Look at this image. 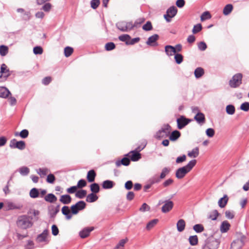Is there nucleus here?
<instances>
[{"instance_id": "nucleus-1", "label": "nucleus", "mask_w": 249, "mask_h": 249, "mask_svg": "<svg viewBox=\"0 0 249 249\" xmlns=\"http://www.w3.org/2000/svg\"><path fill=\"white\" fill-rule=\"evenodd\" d=\"M196 160H193L185 166L179 168L176 170V177L178 179L183 178L196 165Z\"/></svg>"}, {"instance_id": "nucleus-2", "label": "nucleus", "mask_w": 249, "mask_h": 249, "mask_svg": "<svg viewBox=\"0 0 249 249\" xmlns=\"http://www.w3.org/2000/svg\"><path fill=\"white\" fill-rule=\"evenodd\" d=\"M34 217L27 215H22L18 217L17 224L20 229L26 230L31 228L33 225L32 220Z\"/></svg>"}, {"instance_id": "nucleus-3", "label": "nucleus", "mask_w": 249, "mask_h": 249, "mask_svg": "<svg viewBox=\"0 0 249 249\" xmlns=\"http://www.w3.org/2000/svg\"><path fill=\"white\" fill-rule=\"evenodd\" d=\"M171 127L168 124H164L160 129L156 133V137L158 139L166 138L171 133Z\"/></svg>"}, {"instance_id": "nucleus-4", "label": "nucleus", "mask_w": 249, "mask_h": 249, "mask_svg": "<svg viewBox=\"0 0 249 249\" xmlns=\"http://www.w3.org/2000/svg\"><path fill=\"white\" fill-rule=\"evenodd\" d=\"M246 240V236L244 235H241L238 239L231 243L230 249H241L244 245Z\"/></svg>"}, {"instance_id": "nucleus-5", "label": "nucleus", "mask_w": 249, "mask_h": 249, "mask_svg": "<svg viewBox=\"0 0 249 249\" xmlns=\"http://www.w3.org/2000/svg\"><path fill=\"white\" fill-rule=\"evenodd\" d=\"M242 74L238 73L234 75L229 81V85L231 88H236L242 84Z\"/></svg>"}, {"instance_id": "nucleus-6", "label": "nucleus", "mask_w": 249, "mask_h": 249, "mask_svg": "<svg viewBox=\"0 0 249 249\" xmlns=\"http://www.w3.org/2000/svg\"><path fill=\"white\" fill-rule=\"evenodd\" d=\"M117 28L122 32H127L133 28L132 22L121 21L116 23Z\"/></svg>"}, {"instance_id": "nucleus-7", "label": "nucleus", "mask_w": 249, "mask_h": 249, "mask_svg": "<svg viewBox=\"0 0 249 249\" xmlns=\"http://www.w3.org/2000/svg\"><path fill=\"white\" fill-rule=\"evenodd\" d=\"M86 203L84 201H79L75 204L71 206V213L73 214H76L79 211L84 209L86 207Z\"/></svg>"}, {"instance_id": "nucleus-8", "label": "nucleus", "mask_w": 249, "mask_h": 249, "mask_svg": "<svg viewBox=\"0 0 249 249\" xmlns=\"http://www.w3.org/2000/svg\"><path fill=\"white\" fill-rule=\"evenodd\" d=\"M178 9L174 6H172L167 10L166 13L164 15V18L167 22H169L171 20V18L174 17L177 13Z\"/></svg>"}, {"instance_id": "nucleus-9", "label": "nucleus", "mask_w": 249, "mask_h": 249, "mask_svg": "<svg viewBox=\"0 0 249 249\" xmlns=\"http://www.w3.org/2000/svg\"><path fill=\"white\" fill-rule=\"evenodd\" d=\"M220 242L216 239H211L208 240L203 249H217L219 247Z\"/></svg>"}, {"instance_id": "nucleus-10", "label": "nucleus", "mask_w": 249, "mask_h": 249, "mask_svg": "<svg viewBox=\"0 0 249 249\" xmlns=\"http://www.w3.org/2000/svg\"><path fill=\"white\" fill-rule=\"evenodd\" d=\"M9 146L11 148H18L19 150H23L25 148V143L24 141H17L15 139L11 140Z\"/></svg>"}, {"instance_id": "nucleus-11", "label": "nucleus", "mask_w": 249, "mask_h": 249, "mask_svg": "<svg viewBox=\"0 0 249 249\" xmlns=\"http://www.w3.org/2000/svg\"><path fill=\"white\" fill-rule=\"evenodd\" d=\"M177 121L178 128L179 129H181L191 122V120L186 118L183 116H181L177 119Z\"/></svg>"}, {"instance_id": "nucleus-12", "label": "nucleus", "mask_w": 249, "mask_h": 249, "mask_svg": "<svg viewBox=\"0 0 249 249\" xmlns=\"http://www.w3.org/2000/svg\"><path fill=\"white\" fill-rule=\"evenodd\" d=\"M49 233V231L48 230L46 229L37 235L36 240L38 243L45 242L46 243H48L49 240L48 239V235Z\"/></svg>"}, {"instance_id": "nucleus-13", "label": "nucleus", "mask_w": 249, "mask_h": 249, "mask_svg": "<svg viewBox=\"0 0 249 249\" xmlns=\"http://www.w3.org/2000/svg\"><path fill=\"white\" fill-rule=\"evenodd\" d=\"M174 206L173 201L168 200L164 201V205L161 208V211L163 213H167L170 211Z\"/></svg>"}, {"instance_id": "nucleus-14", "label": "nucleus", "mask_w": 249, "mask_h": 249, "mask_svg": "<svg viewBox=\"0 0 249 249\" xmlns=\"http://www.w3.org/2000/svg\"><path fill=\"white\" fill-rule=\"evenodd\" d=\"M159 36L157 34H154V35L149 37L146 43L147 45L150 46H158V43L157 41L158 40Z\"/></svg>"}, {"instance_id": "nucleus-15", "label": "nucleus", "mask_w": 249, "mask_h": 249, "mask_svg": "<svg viewBox=\"0 0 249 249\" xmlns=\"http://www.w3.org/2000/svg\"><path fill=\"white\" fill-rule=\"evenodd\" d=\"M194 119L200 125L204 124L205 122V115L200 112H198L196 113L194 117Z\"/></svg>"}, {"instance_id": "nucleus-16", "label": "nucleus", "mask_w": 249, "mask_h": 249, "mask_svg": "<svg viewBox=\"0 0 249 249\" xmlns=\"http://www.w3.org/2000/svg\"><path fill=\"white\" fill-rule=\"evenodd\" d=\"M94 230V228H85L79 232V235L82 238H85L88 237L90 232Z\"/></svg>"}, {"instance_id": "nucleus-17", "label": "nucleus", "mask_w": 249, "mask_h": 249, "mask_svg": "<svg viewBox=\"0 0 249 249\" xmlns=\"http://www.w3.org/2000/svg\"><path fill=\"white\" fill-rule=\"evenodd\" d=\"M62 213L66 216L67 219H71L72 217V213L68 206H64L62 208Z\"/></svg>"}, {"instance_id": "nucleus-18", "label": "nucleus", "mask_w": 249, "mask_h": 249, "mask_svg": "<svg viewBox=\"0 0 249 249\" xmlns=\"http://www.w3.org/2000/svg\"><path fill=\"white\" fill-rule=\"evenodd\" d=\"M11 94L10 91L4 87H0V97L6 98Z\"/></svg>"}, {"instance_id": "nucleus-19", "label": "nucleus", "mask_w": 249, "mask_h": 249, "mask_svg": "<svg viewBox=\"0 0 249 249\" xmlns=\"http://www.w3.org/2000/svg\"><path fill=\"white\" fill-rule=\"evenodd\" d=\"M165 52L168 56H172L176 54V49L171 45H167L165 47Z\"/></svg>"}, {"instance_id": "nucleus-20", "label": "nucleus", "mask_w": 249, "mask_h": 249, "mask_svg": "<svg viewBox=\"0 0 249 249\" xmlns=\"http://www.w3.org/2000/svg\"><path fill=\"white\" fill-rule=\"evenodd\" d=\"M229 198L227 195H225L223 197L221 198L218 201V206L221 208H224L227 205Z\"/></svg>"}, {"instance_id": "nucleus-21", "label": "nucleus", "mask_w": 249, "mask_h": 249, "mask_svg": "<svg viewBox=\"0 0 249 249\" xmlns=\"http://www.w3.org/2000/svg\"><path fill=\"white\" fill-rule=\"evenodd\" d=\"M130 162V160L126 157L123 158L121 160H117L115 164L117 167H119L121 165L128 166Z\"/></svg>"}, {"instance_id": "nucleus-22", "label": "nucleus", "mask_w": 249, "mask_h": 249, "mask_svg": "<svg viewBox=\"0 0 249 249\" xmlns=\"http://www.w3.org/2000/svg\"><path fill=\"white\" fill-rule=\"evenodd\" d=\"M129 154H131L130 158L131 160L136 161L139 160L141 158V154L136 152L135 150L131 151Z\"/></svg>"}, {"instance_id": "nucleus-23", "label": "nucleus", "mask_w": 249, "mask_h": 249, "mask_svg": "<svg viewBox=\"0 0 249 249\" xmlns=\"http://www.w3.org/2000/svg\"><path fill=\"white\" fill-rule=\"evenodd\" d=\"M115 183L113 181L106 180L102 183V187L105 189H109L113 187Z\"/></svg>"}, {"instance_id": "nucleus-24", "label": "nucleus", "mask_w": 249, "mask_h": 249, "mask_svg": "<svg viewBox=\"0 0 249 249\" xmlns=\"http://www.w3.org/2000/svg\"><path fill=\"white\" fill-rule=\"evenodd\" d=\"M96 173L94 170H89L87 174V178L89 182H92L94 181L96 177Z\"/></svg>"}, {"instance_id": "nucleus-25", "label": "nucleus", "mask_w": 249, "mask_h": 249, "mask_svg": "<svg viewBox=\"0 0 249 249\" xmlns=\"http://www.w3.org/2000/svg\"><path fill=\"white\" fill-rule=\"evenodd\" d=\"M60 201L64 204H68L71 202V198L69 195H65L61 196Z\"/></svg>"}, {"instance_id": "nucleus-26", "label": "nucleus", "mask_w": 249, "mask_h": 249, "mask_svg": "<svg viewBox=\"0 0 249 249\" xmlns=\"http://www.w3.org/2000/svg\"><path fill=\"white\" fill-rule=\"evenodd\" d=\"M230 224L227 221H224L220 226V231L224 233L227 232L230 228Z\"/></svg>"}, {"instance_id": "nucleus-27", "label": "nucleus", "mask_w": 249, "mask_h": 249, "mask_svg": "<svg viewBox=\"0 0 249 249\" xmlns=\"http://www.w3.org/2000/svg\"><path fill=\"white\" fill-rule=\"evenodd\" d=\"M185 227V222L183 219H179L177 223V230L179 232L184 231Z\"/></svg>"}, {"instance_id": "nucleus-28", "label": "nucleus", "mask_w": 249, "mask_h": 249, "mask_svg": "<svg viewBox=\"0 0 249 249\" xmlns=\"http://www.w3.org/2000/svg\"><path fill=\"white\" fill-rule=\"evenodd\" d=\"M98 198L97 196L94 193H91L87 196L86 201L88 202L92 203L96 201Z\"/></svg>"}, {"instance_id": "nucleus-29", "label": "nucleus", "mask_w": 249, "mask_h": 249, "mask_svg": "<svg viewBox=\"0 0 249 249\" xmlns=\"http://www.w3.org/2000/svg\"><path fill=\"white\" fill-rule=\"evenodd\" d=\"M170 134L169 139L172 141H176L180 136V133L178 130H175Z\"/></svg>"}, {"instance_id": "nucleus-30", "label": "nucleus", "mask_w": 249, "mask_h": 249, "mask_svg": "<svg viewBox=\"0 0 249 249\" xmlns=\"http://www.w3.org/2000/svg\"><path fill=\"white\" fill-rule=\"evenodd\" d=\"M45 200L50 203H53L57 200V197L53 194H49L45 196Z\"/></svg>"}, {"instance_id": "nucleus-31", "label": "nucleus", "mask_w": 249, "mask_h": 249, "mask_svg": "<svg viewBox=\"0 0 249 249\" xmlns=\"http://www.w3.org/2000/svg\"><path fill=\"white\" fill-rule=\"evenodd\" d=\"M50 172V170L47 168H39L36 170L37 173L39 175L41 178L45 177Z\"/></svg>"}, {"instance_id": "nucleus-32", "label": "nucleus", "mask_w": 249, "mask_h": 249, "mask_svg": "<svg viewBox=\"0 0 249 249\" xmlns=\"http://www.w3.org/2000/svg\"><path fill=\"white\" fill-rule=\"evenodd\" d=\"M232 9V5L231 4H228L224 7L223 13L225 16H227L231 12Z\"/></svg>"}, {"instance_id": "nucleus-33", "label": "nucleus", "mask_w": 249, "mask_h": 249, "mask_svg": "<svg viewBox=\"0 0 249 249\" xmlns=\"http://www.w3.org/2000/svg\"><path fill=\"white\" fill-rule=\"evenodd\" d=\"M0 71L3 73V75L5 77H7L10 75L9 70L7 69V66L5 64H2L1 65Z\"/></svg>"}, {"instance_id": "nucleus-34", "label": "nucleus", "mask_w": 249, "mask_h": 249, "mask_svg": "<svg viewBox=\"0 0 249 249\" xmlns=\"http://www.w3.org/2000/svg\"><path fill=\"white\" fill-rule=\"evenodd\" d=\"M190 244L191 246H196L197 245L198 239L197 235L190 236L188 239Z\"/></svg>"}, {"instance_id": "nucleus-35", "label": "nucleus", "mask_w": 249, "mask_h": 249, "mask_svg": "<svg viewBox=\"0 0 249 249\" xmlns=\"http://www.w3.org/2000/svg\"><path fill=\"white\" fill-rule=\"evenodd\" d=\"M204 70L201 67L197 68L195 70V72H194L195 77L196 78H199L201 77L204 74Z\"/></svg>"}, {"instance_id": "nucleus-36", "label": "nucleus", "mask_w": 249, "mask_h": 249, "mask_svg": "<svg viewBox=\"0 0 249 249\" xmlns=\"http://www.w3.org/2000/svg\"><path fill=\"white\" fill-rule=\"evenodd\" d=\"M90 191L92 192V193L96 194L98 193L100 191V187L98 184L94 183L90 185Z\"/></svg>"}, {"instance_id": "nucleus-37", "label": "nucleus", "mask_w": 249, "mask_h": 249, "mask_svg": "<svg viewBox=\"0 0 249 249\" xmlns=\"http://www.w3.org/2000/svg\"><path fill=\"white\" fill-rule=\"evenodd\" d=\"M30 196L31 198H36L39 196V192L37 189L34 188L32 189L30 191Z\"/></svg>"}, {"instance_id": "nucleus-38", "label": "nucleus", "mask_w": 249, "mask_h": 249, "mask_svg": "<svg viewBox=\"0 0 249 249\" xmlns=\"http://www.w3.org/2000/svg\"><path fill=\"white\" fill-rule=\"evenodd\" d=\"M158 220L157 219H154L149 221L146 225V229L150 230L153 228L158 223Z\"/></svg>"}, {"instance_id": "nucleus-39", "label": "nucleus", "mask_w": 249, "mask_h": 249, "mask_svg": "<svg viewBox=\"0 0 249 249\" xmlns=\"http://www.w3.org/2000/svg\"><path fill=\"white\" fill-rule=\"evenodd\" d=\"M199 154V149L198 147L193 149L191 152L188 153V156L190 157L196 158Z\"/></svg>"}, {"instance_id": "nucleus-40", "label": "nucleus", "mask_w": 249, "mask_h": 249, "mask_svg": "<svg viewBox=\"0 0 249 249\" xmlns=\"http://www.w3.org/2000/svg\"><path fill=\"white\" fill-rule=\"evenodd\" d=\"M87 195V191L85 190H80L76 192L75 196L78 198H83Z\"/></svg>"}, {"instance_id": "nucleus-41", "label": "nucleus", "mask_w": 249, "mask_h": 249, "mask_svg": "<svg viewBox=\"0 0 249 249\" xmlns=\"http://www.w3.org/2000/svg\"><path fill=\"white\" fill-rule=\"evenodd\" d=\"M193 229L197 233L201 232L204 230L203 225L200 224L195 225L193 226Z\"/></svg>"}, {"instance_id": "nucleus-42", "label": "nucleus", "mask_w": 249, "mask_h": 249, "mask_svg": "<svg viewBox=\"0 0 249 249\" xmlns=\"http://www.w3.org/2000/svg\"><path fill=\"white\" fill-rule=\"evenodd\" d=\"M219 215V213L218 211L216 210L212 211L208 216V218L212 219V220H216L217 217Z\"/></svg>"}, {"instance_id": "nucleus-43", "label": "nucleus", "mask_w": 249, "mask_h": 249, "mask_svg": "<svg viewBox=\"0 0 249 249\" xmlns=\"http://www.w3.org/2000/svg\"><path fill=\"white\" fill-rule=\"evenodd\" d=\"M29 172V169L26 166H22L19 169V172L22 176H27Z\"/></svg>"}, {"instance_id": "nucleus-44", "label": "nucleus", "mask_w": 249, "mask_h": 249, "mask_svg": "<svg viewBox=\"0 0 249 249\" xmlns=\"http://www.w3.org/2000/svg\"><path fill=\"white\" fill-rule=\"evenodd\" d=\"M211 18V15L210 12L208 11L203 12L200 17V19L202 21H205L207 19H210Z\"/></svg>"}, {"instance_id": "nucleus-45", "label": "nucleus", "mask_w": 249, "mask_h": 249, "mask_svg": "<svg viewBox=\"0 0 249 249\" xmlns=\"http://www.w3.org/2000/svg\"><path fill=\"white\" fill-rule=\"evenodd\" d=\"M128 241V239L125 238V239H122L120 241L119 243L116 246L114 249H120L121 248L124 247L125 244Z\"/></svg>"}, {"instance_id": "nucleus-46", "label": "nucleus", "mask_w": 249, "mask_h": 249, "mask_svg": "<svg viewBox=\"0 0 249 249\" xmlns=\"http://www.w3.org/2000/svg\"><path fill=\"white\" fill-rule=\"evenodd\" d=\"M160 177L157 175H156L152 177H151L148 180L149 183H150L152 185L159 182L160 181Z\"/></svg>"}, {"instance_id": "nucleus-47", "label": "nucleus", "mask_w": 249, "mask_h": 249, "mask_svg": "<svg viewBox=\"0 0 249 249\" xmlns=\"http://www.w3.org/2000/svg\"><path fill=\"white\" fill-rule=\"evenodd\" d=\"M226 112L229 115H233L235 112V107L233 105H229L226 107Z\"/></svg>"}, {"instance_id": "nucleus-48", "label": "nucleus", "mask_w": 249, "mask_h": 249, "mask_svg": "<svg viewBox=\"0 0 249 249\" xmlns=\"http://www.w3.org/2000/svg\"><path fill=\"white\" fill-rule=\"evenodd\" d=\"M8 52V48L4 45L0 46V54L1 56H5Z\"/></svg>"}, {"instance_id": "nucleus-49", "label": "nucleus", "mask_w": 249, "mask_h": 249, "mask_svg": "<svg viewBox=\"0 0 249 249\" xmlns=\"http://www.w3.org/2000/svg\"><path fill=\"white\" fill-rule=\"evenodd\" d=\"M170 172V169L167 167H164L162 170L161 173L159 177L160 179L164 178Z\"/></svg>"}, {"instance_id": "nucleus-50", "label": "nucleus", "mask_w": 249, "mask_h": 249, "mask_svg": "<svg viewBox=\"0 0 249 249\" xmlns=\"http://www.w3.org/2000/svg\"><path fill=\"white\" fill-rule=\"evenodd\" d=\"M119 39L120 41L125 42L126 44V41H129L131 39V37L128 35H122L119 36Z\"/></svg>"}, {"instance_id": "nucleus-51", "label": "nucleus", "mask_w": 249, "mask_h": 249, "mask_svg": "<svg viewBox=\"0 0 249 249\" xmlns=\"http://www.w3.org/2000/svg\"><path fill=\"white\" fill-rule=\"evenodd\" d=\"M202 29V27L201 24L200 23L197 24L194 26L192 32L193 34H196L201 31Z\"/></svg>"}, {"instance_id": "nucleus-52", "label": "nucleus", "mask_w": 249, "mask_h": 249, "mask_svg": "<svg viewBox=\"0 0 249 249\" xmlns=\"http://www.w3.org/2000/svg\"><path fill=\"white\" fill-rule=\"evenodd\" d=\"M73 49L70 47H66L64 49V54L66 57L70 56L73 53Z\"/></svg>"}, {"instance_id": "nucleus-53", "label": "nucleus", "mask_w": 249, "mask_h": 249, "mask_svg": "<svg viewBox=\"0 0 249 249\" xmlns=\"http://www.w3.org/2000/svg\"><path fill=\"white\" fill-rule=\"evenodd\" d=\"M28 214H33L34 216V218L36 219V220H37V216L39 214V212L38 210H36L35 209H30L28 212Z\"/></svg>"}, {"instance_id": "nucleus-54", "label": "nucleus", "mask_w": 249, "mask_h": 249, "mask_svg": "<svg viewBox=\"0 0 249 249\" xmlns=\"http://www.w3.org/2000/svg\"><path fill=\"white\" fill-rule=\"evenodd\" d=\"M175 59L176 62L179 64L183 61V56L180 53H176L175 55Z\"/></svg>"}, {"instance_id": "nucleus-55", "label": "nucleus", "mask_w": 249, "mask_h": 249, "mask_svg": "<svg viewBox=\"0 0 249 249\" xmlns=\"http://www.w3.org/2000/svg\"><path fill=\"white\" fill-rule=\"evenodd\" d=\"M142 29L146 31H149L152 29V25L150 21H147L142 26Z\"/></svg>"}, {"instance_id": "nucleus-56", "label": "nucleus", "mask_w": 249, "mask_h": 249, "mask_svg": "<svg viewBox=\"0 0 249 249\" xmlns=\"http://www.w3.org/2000/svg\"><path fill=\"white\" fill-rule=\"evenodd\" d=\"M115 48V44L113 42L107 43L105 45V49L107 51H111Z\"/></svg>"}, {"instance_id": "nucleus-57", "label": "nucleus", "mask_w": 249, "mask_h": 249, "mask_svg": "<svg viewBox=\"0 0 249 249\" xmlns=\"http://www.w3.org/2000/svg\"><path fill=\"white\" fill-rule=\"evenodd\" d=\"M150 209V207L146 203H144L140 208L139 210L142 212H145L146 211H149Z\"/></svg>"}, {"instance_id": "nucleus-58", "label": "nucleus", "mask_w": 249, "mask_h": 249, "mask_svg": "<svg viewBox=\"0 0 249 249\" xmlns=\"http://www.w3.org/2000/svg\"><path fill=\"white\" fill-rule=\"evenodd\" d=\"M100 4L99 0H92L90 1V5L93 9H96Z\"/></svg>"}, {"instance_id": "nucleus-59", "label": "nucleus", "mask_w": 249, "mask_h": 249, "mask_svg": "<svg viewBox=\"0 0 249 249\" xmlns=\"http://www.w3.org/2000/svg\"><path fill=\"white\" fill-rule=\"evenodd\" d=\"M33 52L35 54H41L43 53V49L40 46H36L34 48Z\"/></svg>"}, {"instance_id": "nucleus-60", "label": "nucleus", "mask_w": 249, "mask_h": 249, "mask_svg": "<svg viewBox=\"0 0 249 249\" xmlns=\"http://www.w3.org/2000/svg\"><path fill=\"white\" fill-rule=\"evenodd\" d=\"M198 48L199 50L204 51H205L207 48V45L206 44L203 42L201 41L198 44Z\"/></svg>"}, {"instance_id": "nucleus-61", "label": "nucleus", "mask_w": 249, "mask_h": 249, "mask_svg": "<svg viewBox=\"0 0 249 249\" xmlns=\"http://www.w3.org/2000/svg\"><path fill=\"white\" fill-rule=\"evenodd\" d=\"M240 108L242 110H244L245 111H248L249 110V103H243V104H241L240 106Z\"/></svg>"}, {"instance_id": "nucleus-62", "label": "nucleus", "mask_w": 249, "mask_h": 249, "mask_svg": "<svg viewBox=\"0 0 249 249\" xmlns=\"http://www.w3.org/2000/svg\"><path fill=\"white\" fill-rule=\"evenodd\" d=\"M55 179L54 176L52 174H50L47 178V181L50 183H53Z\"/></svg>"}, {"instance_id": "nucleus-63", "label": "nucleus", "mask_w": 249, "mask_h": 249, "mask_svg": "<svg viewBox=\"0 0 249 249\" xmlns=\"http://www.w3.org/2000/svg\"><path fill=\"white\" fill-rule=\"evenodd\" d=\"M215 132L213 129L209 128L206 131V134L209 137H213L214 135Z\"/></svg>"}, {"instance_id": "nucleus-64", "label": "nucleus", "mask_w": 249, "mask_h": 249, "mask_svg": "<svg viewBox=\"0 0 249 249\" xmlns=\"http://www.w3.org/2000/svg\"><path fill=\"white\" fill-rule=\"evenodd\" d=\"M29 135V132L27 129L22 130L19 134V136L22 138H26Z\"/></svg>"}]
</instances>
